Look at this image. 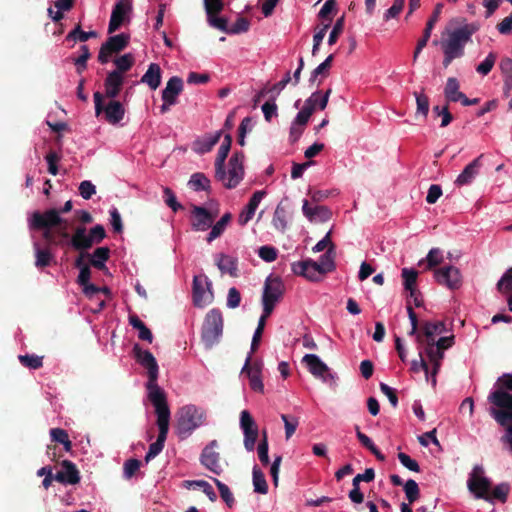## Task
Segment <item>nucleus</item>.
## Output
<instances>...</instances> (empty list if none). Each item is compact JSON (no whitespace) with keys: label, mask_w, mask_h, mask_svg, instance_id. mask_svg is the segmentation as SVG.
Listing matches in <instances>:
<instances>
[{"label":"nucleus","mask_w":512,"mask_h":512,"mask_svg":"<svg viewBox=\"0 0 512 512\" xmlns=\"http://www.w3.org/2000/svg\"><path fill=\"white\" fill-rule=\"evenodd\" d=\"M488 401L491 404L490 415L496 422L501 426L512 425V395L508 393V390L495 383L494 389L488 396Z\"/></svg>","instance_id":"obj_5"},{"label":"nucleus","mask_w":512,"mask_h":512,"mask_svg":"<svg viewBox=\"0 0 512 512\" xmlns=\"http://www.w3.org/2000/svg\"><path fill=\"white\" fill-rule=\"evenodd\" d=\"M308 371L316 378L321 379L323 382H334L335 376L331 372L330 368L320 359L316 354H306L302 358Z\"/></svg>","instance_id":"obj_18"},{"label":"nucleus","mask_w":512,"mask_h":512,"mask_svg":"<svg viewBox=\"0 0 512 512\" xmlns=\"http://www.w3.org/2000/svg\"><path fill=\"white\" fill-rule=\"evenodd\" d=\"M467 488L475 499L485 500L491 488V481L485 476L483 466L475 465L473 467L468 476Z\"/></svg>","instance_id":"obj_11"},{"label":"nucleus","mask_w":512,"mask_h":512,"mask_svg":"<svg viewBox=\"0 0 512 512\" xmlns=\"http://www.w3.org/2000/svg\"><path fill=\"white\" fill-rule=\"evenodd\" d=\"M221 135L222 131H216L215 133L208 134L196 139L192 145L193 151L197 154H205L211 151L212 148L219 142Z\"/></svg>","instance_id":"obj_29"},{"label":"nucleus","mask_w":512,"mask_h":512,"mask_svg":"<svg viewBox=\"0 0 512 512\" xmlns=\"http://www.w3.org/2000/svg\"><path fill=\"white\" fill-rule=\"evenodd\" d=\"M54 480L63 485H76L81 477L76 465L70 460L61 462V469L54 475Z\"/></svg>","instance_id":"obj_25"},{"label":"nucleus","mask_w":512,"mask_h":512,"mask_svg":"<svg viewBox=\"0 0 512 512\" xmlns=\"http://www.w3.org/2000/svg\"><path fill=\"white\" fill-rule=\"evenodd\" d=\"M162 72L157 63H151L141 78V82L148 85L151 90H156L161 84Z\"/></svg>","instance_id":"obj_34"},{"label":"nucleus","mask_w":512,"mask_h":512,"mask_svg":"<svg viewBox=\"0 0 512 512\" xmlns=\"http://www.w3.org/2000/svg\"><path fill=\"white\" fill-rule=\"evenodd\" d=\"M454 344V336H439L428 347H424V353L431 365V383L436 385V376L441 368V363L444 358V351L452 347Z\"/></svg>","instance_id":"obj_9"},{"label":"nucleus","mask_w":512,"mask_h":512,"mask_svg":"<svg viewBox=\"0 0 512 512\" xmlns=\"http://www.w3.org/2000/svg\"><path fill=\"white\" fill-rule=\"evenodd\" d=\"M405 0H394L392 6L383 15L385 21L397 18L404 8Z\"/></svg>","instance_id":"obj_63"},{"label":"nucleus","mask_w":512,"mask_h":512,"mask_svg":"<svg viewBox=\"0 0 512 512\" xmlns=\"http://www.w3.org/2000/svg\"><path fill=\"white\" fill-rule=\"evenodd\" d=\"M273 227L282 233H284L288 227V221L286 216V210L284 207L278 205L273 213L272 217Z\"/></svg>","instance_id":"obj_45"},{"label":"nucleus","mask_w":512,"mask_h":512,"mask_svg":"<svg viewBox=\"0 0 512 512\" xmlns=\"http://www.w3.org/2000/svg\"><path fill=\"white\" fill-rule=\"evenodd\" d=\"M497 288L504 294L512 292V267L502 275L497 283Z\"/></svg>","instance_id":"obj_58"},{"label":"nucleus","mask_w":512,"mask_h":512,"mask_svg":"<svg viewBox=\"0 0 512 512\" xmlns=\"http://www.w3.org/2000/svg\"><path fill=\"white\" fill-rule=\"evenodd\" d=\"M217 448V440L210 441L201 452L200 463L213 474L220 475L223 472V468L220 463V453L216 451Z\"/></svg>","instance_id":"obj_20"},{"label":"nucleus","mask_w":512,"mask_h":512,"mask_svg":"<svg viewBox=\"0 0 512 512\" xmlns=\"http://www.w3.org/2000/svg\"><path fill=\"white\" fill-rule=\"evenodd\" d=\"M188 184L194 191H206L210 188V180L200 172L192 174Z\"/></svg>","instance_id":"obj_46"},{"label":"nucleus","mask_w":512,"mask_h":512,"mask_svg":"<svg viewBox=\"0 0 512 512\" xmlns=\"http://www.w3.org/2000/svg\"><path fill=\"white\" fill-rule=\"evenodd\" d=\"M193 303L197 307L210 304L214 298L212 283L205 274L195 275L192 286Z\"/></svg>","instance_id":"obj_13"},{"label":"nucleus","mask_w":512,"mask_h":512,"mask_svg":"<svg viewBox=\"0 0 512 512\" xmlns=\"http://www.w3.org/2000/svg\"><path fill=\"white\" fill-rule=\"evenodd\" d=\"M258 256L263 261L271 263L277 259L278 250L273 246L264 245L258 249Z\"/></svg>","instance_id":"obj_61"},{"label":"nucleus","mask_w":512,"mask_h":512,"mask_svg":"<svg viewBox=\"0 0 512 512\" xmlns=\"http://www.w3.org/2000/svg\"><path fill=\"white\" fill-rule=\"evenodd\" d=\"M212 480L218 488L222 500L228 507H232L235 503V499L229 487L217 478H212Z\"/></svg>","instance_id":"obj_50"},{"label":"nucleus","mask_w":512,"mask_h":512,"mask_svg":"<svg viewBox=\"0 0 512 512\" xmlns=\"http://www.w3.org/2000/svg\"><path fill=\"white\" fill-rule=\"evenodd\" d=\"M336 11H337V0H326L318 13V17L320 19L326 20L328 22L329 19L332 20L330 15L332 13H335Z\"/></svg>","instance_id":"obj_62"},{"label":"nucleus","mask_w":512,"mask_h":512,"mask_svg":"<svg viewBox=\"0 0 512 512\" xmlns=\"http://www.w3.org/2000/svg\"><path fill=\"white\" fill-rule=\"evenodd\" d=\"M123 82H124V76L120 75L119 72L111 71L110 73H108V75L104 81L106 97L111 98V99L116 98L120 93Z\"/></svg>","instance_id":"obj_30"},{"label":"nucleus","mask_w":512,"mask_h":512,"mask_svg":"<svg viewBox=\"0 0 512 512\" xmlns=\"http://www.w3.org/2000/svg\"><path fill=\"white\" fill-rule=\"evenodd\" d=\"M28 227L31 231H42L43 239L50 245L63 246L69 238L67 221L57 209L34 211L28 217Z\"/></svg>","instance_id":"obj_1"},{"label":"nucleus","mask_w":512,"mask_h":512,"mask_svg":"<svg viewBox=\"0 0 512 512\" xmlns=\"http://www.w3.org/2000/svg\"><path fill=\"white\" fill-rule=\"evenodd\" d=\"M19 362L29 369H39L43 366V357L35 354H25L18 356Z\"/></svg>","instance_id":"obj_47"},{"label":"nucleus","mask_w":512,"mask_h":512,"mask_svg":"<svg viewBox=\"0 0 512 512\" xmlns=\"http://www.w3.org/2000/svg\"><path fill=\"white\" fill-rule=\"evenodd\" d=\"M268 451H269L268 438H267L266 431H264L263 437L260 440L258 447H257V454H258V458H259L260 462L265 466L268 465L270 462Z\"/></svg>","instance_id":"obj_53"},{"label":"nucleus","mask_w":512,"mask_h":512,"mask_svg":"<svg viewBox=\"0 0 512 512\" xmlns=\"http://www.w3.org/2000/svg\"><path fill=\"white\" fill-rule=\"evenodd\" d=\"M356 436L359 442L368 449L378 460L384 461L385 456L380 452V450L376 447L373 441L363 432H361L359 426L355 427Z\"/></svg>","instance_id":"obj_41"},{"label":"nucleus","mask_w":512,"mask_h":512,"mask_svg":"<svg viewBox=\"0 0 512 512\" xmlns=\"http://www.w3.org/2000/svg\"><path fill=\"white\" fill-rule=\"evenodd\" d=\"M270 315H266L264 312L262 313L259 321H258V326L256 328V330L254 331V334H253V337H252V342H251V353L252 354L259 346V342H260V339L262 337V333H263V330H264V327H265V323H266V319L269 317Z\"/></svg>","instance_id":"obj_52"},{"label":"nucleus","mask_w":512,"mask_h":512,"mask_svg":"<svg viewBox=\"0 0 512 512\" xmlns=\"http://www.w3.org/2000/svg\"><path fill=\"white\" fill-rule=\"evenodd\" d=\"M252 481L254 491L256 493L267 494L268 484L266 482L265 475L257 465H254L252 470Z\"/></svg>","instance_id":"obj_42"},{"label":"nucleus","mask_w":512,"mask_h":512,"mask_svg":"<svg viewBox=\"0 0 512 512\" xmlns=\"http://www.w3.org/2000/svg\"><path fill=\"white\" fill-rule=\"evenodd\" d=\"M205 411L194 404H187L179 408L176 419V434L180 439L188 438L197 428L204 425Z\"/></svg>","instance_id":"obj_4"},{"label":"nucleus","mask_w":512,"mask_h":512,"mask_svg":"<svg viewBox=\"0 0 512 512\" xmlns=\"http://www.w3.org/2000/svg\"><path fill=\"white\" fill-rule=\"evenodd\" d=\"M292 270L295 274L305 277L307 280L317 282L321 280V272L318 262L312 259H306L293 263Z\"/></svg>","instance_id":"obj_24"},{"label":"nucleus","mask_w":512,"mask_h":512,"mask_svg":"<svg viewBox=\"0 0 512 512\" xmlns=\"http://www.w3.org/2000/svg\"><path fill=\"white\" fill-rule=\"evenodd\" d=\"M116 65V70H113L112 72H119L120 75H123L126 71L130 70V68L134 64V57L131 53H126L114 61Z\"/></svg>","instance_id":"obj_48"},{"label":"nucleus","mask_w":512,"mask_h":512,"mask_svg":"<svg viewBox=\"0 0 512 512\" xmlns=\"http://www.w3.org/2000/svg\"><path fill=\"white\" fill-rule=\"evenodd\" d=\"M251 354L245 360L241 374H246L249 379L250 388L257 393H264V384L261 375V366L257 363L250 364Z\"/></svg>","instance_id":"obj_23"},{"label":"nucleus","mask_w":512,"mask_h":512,"mask_svg":"<svg viewBox=\"0 0 512 512\" xmlns=\"http://www.w3.org/2000/svg\"><path fill=\"white\" fill-rule=\"evenodd\" d=\"M436 282L450 290H457L462 286L463 278L459 268L446 265L434 271Z\"/></svg>","instance_id":"obj_16"},{"label":"nucleus","mask_w":512,"mask_h":512,"mask_svg":"<svg viewBox=\"0 0 512 512\" xmlns=\"http://www.w3.org/2000/svg\"><path fill=\"white\" fill-rule=\"evenodd\" d=\"M281 419L284 423L285 427V438L290 439L295 433L298 425L299 419L296 416L282 414Z\"/></svg>","instance_id":"obj_51"},{"label":"nucleus","mask_w":512,"mask_h":512,"mask_svg":"<svg viewBox=\"0 0 512 512\" xmlns=\"http://www.w3.org/2000/svg\"><path fill=\"white\" fill-rule=\"evenodd\" d=\"M45 160L48 165V172L55 176L58 174V163L61 160L60 155L55 151H50L46 154Z\"/></svg>","instance_id":"obj_64"},{"label":"nucleus","mask_w":512,"mask_h":512,"mask_svg":"<svg viewBox=\"0 0 512 512\" xmlns=\"http://www.w3.org/2000/svg\"><path fill=\"white\" fill-rule=\"evenodd\" d=\"M34 252H35V266L37 268H44L50 265L53 255L48 248H41L38 242H34L33 244Z\"/></svg>","instance_id":"obj_38"},{"label":"nucleus","mask_w":512,"mask_h":512,"mask_svg":"<svg viewBox=\"0 0 512 512\" xmlns=\"http://www.w3.org/2000/svg\"><path fill=\"white\" fill-rule=\"evenodd\" d=\"M93 98L97 116L104 112L106 121L113 125L123 120L125 108L122 103L112 100L106 106H103V95L100 92H95Z\"/></svg>","instance_id":"obj_12"},{"label":"nucleus","mask_w":512,"mask_h":512,"mask_svg":"<svg viewBox=\"0 0 512 512\" xmlns=\"http://www.w3.org/2000/svg\"><path fill=\"white\" fill-rule=\"evenodd\" d=\"M82 292L89 300L95 302L96 307L92 309L93 313H99L105 308V299H101L99 297L98 286L90 282L89 284L82 286Z\"/></svg>","instance_id":"obj_36"},{"label":"nucleus","mask_w":512,"mask_h":512,"mask_svg":"<svg viewBox=\"0 0 512 512\" xmlns=\"http://www.w3.org/2000/svg\"><path fill=\"white\" fill-rule=\"evenodd\" d=\"M240 428L244 434V447L247 451L252 452L258 438V426L247 410H243L240 414Z\"/></svg>","instance_id":"obj_19"},{"label":"nucleus","mask_w":512,"mask_h":512,"mask_svg":"<svg viewBox=\"0 0 512 512\" xmlns=\"http://www.w3.org/2000/svg\"><path fill=\"white\" fill-rule=\"evenodd\" d=\"M331 89H328L325 93L320 91L313 92L308 99H306L304 106L311 109L314 112L316 109L324 110L328 104Z\"/></svg>","instance_id":"obj_35"},{"label":"nucleus","mask_w":512,"mask_h":512,"mask_svg":"<svg viewBox=\"0 0 512 512\" xmlns=\"http://www.w3.org/2000/svg\"><path fill=\"white\" fill-rule=\"evenodd\" d=\"M130 36L125 33H121L115 36H111L105 43L102 44L99 54L98 61L102 64L107 63L114 53L122 51L128 45Z\"/></svg>","instance_id":"obj_17"},{"label":"nucleus","mask_w":512,"mask_h":512,"mask_svg":"<svg viewBox=\"0 0 512 512\" xmlns=\"http://www.w3.org/2000/svg\"><path fill=\"white\" fill-rule=\"evenodd\" d=\"M217 216V210H209L203 206L192 205L190 213L192 230L196 232H204L209 230Z\"/></svg>","instance_id":"obj_14"},{"label":"nucleus","mask_w":512,"mask_h":512,"mask_svg":"<svg viewBox=\"0 0 512 512\" xmlns=\"http://www.w3.org/2000/svg\"><path fill=\"white\" fill-rule=\"evenodd\" d=\"M132 11L131 0H118L112 9L108 32L113 33L118 30L122 24L129 20V14Z\"/></svg>","instance_id":"obj_21"},{"label":"nucleus","mask_w":512,"mask_h":512,"mask_svg":"<svg viewBox=\"0 0 512 512\" xmlns=\"http://www.w3.org/2000/svg\"><path fill=\"white\" fill-rule=\"evenodd\" d=\"M474 30L465 25L447 33V37L440 42L444 58L443 66L447 68L454 59L464 55L465 45L470 41Z\"/></svg>","instance_id":"obj_3"},{"label":"nucleus","mask_w":512,"mask_h":512,"mask_svg":"<svg viewBox=\"0 0 512 512\" xmlns=\"http://www.w3.org/2000/svg\"><path fill=\"white\" fill-rule=\"evenodd\" d=\"M50 437L53 442L61 444L65 452L69 453L72 451L73 445L66 430L62 428H52L50 430Z\"/></svg>","instance_id":"obj_40"},{"label":"nucleus","mask_w":512,"mask_h":512,"mask_svg":"<svg viewBox=\"0 0 512 512\" xmlns=\"http://www.w3.org/2000/svg\"><path fill=\"white\" fill-rule=\"evenodd\" d=\"M509 492L510 485L508 483H500L496 485L494 488H490L485 498V501L489 503H494L495 501L505 503L507 501Z\"/></svg>","instance_id":"obj_37"},{"label":"nucleus","mask_w":512,"mask_h":512,"mask_svg":"<svg viewBox=\"0 0 512 512\" xmlns=\"http://www.w3.org/2000/svg\"><path fill=\"white\" fill-rule=\"evenodd\" d=\"M215 264L222 274L238 277V258L225 253L215 255Z\"/></svg>","instance_id":"obj_27"},{"label":"nucleus","mask_w":512,"mask_h":512,"mask_svg":"<svg viewBox=\"0 0 512 512\" xmlns=\"http://www.w3.org/2000/svg\"><path fill=\"white\" fill-rule=\"evenodd\" d=\"M401 275L403 278V285L406 291L416 288V281L418 277L417 270L413 268H403Z\"/></svg>","instance_id":"obj_49"},{"label":"nucleus","mask_w":512,"mask_h":512,"mask_svg":"<svg viewBox=\"0 0 512 512\" xmlns=\"http://www.w3.org/2000/svg\"><path fill=\"white\" fill-rule=\"evenodd\" d=\"M404 491L406 494V498L409 501V504L415 502L420 495L418 484L415 480L409 479L404 484Z\"/></svg>","instance_id":"obj_55"},{"label":"nucleus","mask_w":512,"mask_h":512,"mask_svg":"<svg viewBox=\"0 0 512 512\" xmlns=\"http://www.w3.org/2000/svg\"><path fill=\"white\" fill-rule=\"evenodd\" d=\"M419 359L413 360L411 362V371L414 373H418L420 371H424L426 375V379L429 380L431 377V367L429 366V361L427 358H424L423 355H425L424 350L422 348H419Z\"/></svg>","instance_id":"obj_44"},{"label":"nucleus","mask_w":512,"mask_h":512,"mask_svg":"<svg viewBox=\"0 0 512 512\" xmlns=\"http://www.w3.org/2000/svg\"><path fill=\"white\" fill-rule=\"evenodd\" d=\"M481 158L482 155L475 158L473 161H471L468 165L464 167L462 172L457 176L454 184L457 187H462L471 184L476 176L479 174L480 168H481Z\"/></svg>","instance_id":"obj_26"},{"label":"nucleus","mask_w":512,"mask_h":512,"mask_svg":"<svg viewBox=\"0 0 512 512\" xmlns=\"http://www.w3.org/2000/svg\"><path fill=\"white\" fill-rule=\"evenodd\" d=\"M163 199L165 204L170 207L173 212H177L183 208V206L177 201L175 193L169 187L163 188Z\"/></svg>","instance_id":"obj_56"},{"label":"nucleus","mask_w":512,"mask_h":512,"mask_svg":"<svg viewBox=\"0 0 512 512\" xmlns=\"http://www.w3.org/2000/svg\"><path fill=\"white\" fill-rule=\"evenodd\" d=\"M244 154L235 152L228 161L227 169L225 165L219 169L215 168V178L221 182L227 189L237 187L244 178Z\"/></svg>","instance_id":"obj_7"},{"label":"nucleus","mask_w":512,"mask_h":512,"mask_svg":"<svg viewBox=\"0 0 512 512\" xmlns=\"http://www.w3.org/2000/svg\"><path fill=\"white\" fill-rule=\"evenodd\" d=\"M318 265L323 275L336 269L334 244H331V247L320 257Z\"/></svg>","instance_id":"obj_39"},{"label":"nucleus","mask_w":512,"mask_h":512,"mask_svg":"<svg viewBox=\"0 0 512 512\" xmlns=\"http://www.w3.org/2000/svg\"><path fill=\"white\" fill-rule=\"evenodd\" d=\"M183 90V81L178 76L171 77L162 91V98H166L170 103H177L178 96Z\"/></svg>","instance_id":"obj_32"},{"label":"nucleus","mask_w":512,"mask_h":512,"mask_svg":"<svg viewBox=\"0 0 512 512\" xmlns=\"http://www.w3.org/2000/svg\"><path fill=\"white\" fill-rule=\"evenodd\" d=\"M223 333L222 312L217 309H211L205 316L201 328V340L207 349L216 345Z\"/></svg>","instance_id":"obj_8"},{"label":"nucleus","mask_w":512,"mask_h":512,"mask_svg":"<svg viewBox=\"0 0 512 512\" xmlns=\"http://www.w3.org/2000/svg\"><path fill=\"white\" fill-rule=\"evenodd\" d=\"M446 331V324L443 321H426L422 324L418 334H416V342L418 347L424 350L430 343H433L437 337Z\"/></svg>","instance_id":"obj_15"},{"label":"nucleus","mask_w":512,"mask_h":512,"mask_svg":"<svg viewBox=\"0 0 512 512\" xmlns=\"http://www.w3.org/2000/svg\"><path fill=\"white\" fill-rule=\"evenodd\" d=\"M495 62H496V55L492 52H490L486 58L477 65L476 67V71L483 75V76H486L488 75L492 68L494 67L495 65Z\"/></svg>","instance_id":"obj_57"},{"label":"nucleus","mask_w":512,"mask_h":512,"mask_svg":"<svg viewBox=\"0 0 512 512\" xmlns=\"http://www.w3.org/2000/svg\"><path fill=\"white\" fill-rule=\"evenodd\" d=\"M110 250L108 247H98L94 250L91 255V265L95 268L102 270L104 269L106 261L109 259Z\"/></svg>","instance_id":"obj_43"},{"label":"nucleus","mask_w":512,"mask_h":512,"mask_svg":"<svg viewBox=\"0 0 512 512\" xmlns=\"http://www.w3.org/2000/svg\"><path fill=\"white\" fill-rule=\"evenodd\" d=\"M444 96L447 102H460L463 106H471L479 102L478 98L469 99L460 91V83L455 77H449L447 79L444 88Z\"/></svg>","instance_id":"obj_22"},{"label":"nucleus","mask_w":512,"mask_h":512,"mask_svg":"<svg viewBox=\"0 0 512 512\" xmlns=\"http://www.w3.org/2000/svg\"><path fill=\"white\" fill-rule=\"evenodd\" d=\"M133 352L136 361L147 369L148 381L146 389L151 403L167 402L164 390L157 384L159 368L153 354L149 350L141 349L138 344L134 345Z\"/></svg>","instance_id":"obj_2"},{"label":"nucleus","mask_w":512,"mask_h":512,"mask_svg":"<svg viewBox=\"0 0 512 512\" xmlns=\"http://www.w3.org/2000/svg\"><path fill=\"white\" fill-rule=\"evenodd\" d=\"M283 293L284 285L279 277L269 276L266 278L262 294L263 312L266 315H271Z\"/></svg>","instance_id":"obj_10"},{"label":"nucleus","mask_w":512,"mask_h":512,"mask_svg":"<svg viewBox=\"0 0 512 512\" xmlns=\"http://www.w3.org/2000/svg\"><path fill=\"white\" fill-rule=\"evenodd\" d=\"M345 25V16L342 15L339 17L336 22L334 23V26L332 28V31L330 32L329 38H328V44L334 45L337 42L338 37L342 34L344 30Z\"/></svg>","instance_id":"obj_59"},{"label":"nucleus","mask_w":512,"mask_h":512,"mask_svg":"<svg viewBox=\"0 0 512 512\" xmlns=\"http://www.w3.org/2000/svg\"><path fill=\"white\" fill-rule=\"evenodd\" d=\"M302 212L304 216L310 221H328L331 217V211L326 206L316 205L311 207L307 199L303 200Z\"/></svg>","instance_id":"obj_28"},{"label":"nucleus","mask_w":512,"mask_h":512,"mask_svg":"<svg viewBox=\"0 0 512 512\" xmlns=\"http://www.w3.org/2000/svg\"><path fill=\"white\" fill-rule=\"evenodd\" d=\"M157 416L156 424L159 434L155 442L151 443L148 452L145 455V461L149 462L155 458L164 448L165 441L169 432L171 412L167 402L152 403Z\"/></svg>","instance_id":"obj_6"},{"label":"nucleus","mask_w":512,"mask_h":512,"mask_svg":"<svg viewBox=\"0 0 512 512\" xmlns=\"http://www.w3.org/2000/svg\"><path fill=\"white\" fill-rule=\"evenodd\" d=\"M501 71L504 75V83L508 89H512V59L505 58L500 64Z\"/></svg>","instance_id":"obj_60"},{"label":"nucleus","mask_w":512,"mask_h":512,"mask_svg":"<svg viewBox=\"0 0 512 512\" xmlns=\"http://www.w3.org/2000/svg\"><path fill=\"white\" fill-rule=\"evenodd\" d=\"M95 31L85 32L81 30L80 25H77L73 30H71L67 35V40H74L80 42H86L91 37H96Z\"/></svg>","instance_id":"obj_54"},{"label":"nucleus","mask_w":512,"mask_h":512,"mask_svg":"<svg viewBox=\"0 0 512 512\" xmlns=\"http://www.w3.org/2000/svg\"><path fill=\"white\" fill-rule=\"evenodd\" d=\"M69 244L76 250H85L92 246V240L91 237H89V234L86 231V228L84 226H79L76 228L73 236L69 240L67 239V242L64 243V245Z\"/></svg>","instance_id":"obj_31"},{"label":"nucleus","mask_w":512,"mask_h":512,"mask_svg":"<svg viewBox=\"0 0 512 512\" xmlns=\"http://www.w3.org/2000/svg\"><path fill=\"white\" fill-rule=\"evenodd\" d=\"M232 220L231 213L227 212L221 216L218 221H214L210 227V232L206 236L207 243H212L214 240L219 238L227 229L228 225Z\"/></svg>","instance_id":"obj_33"}]
</instances>
